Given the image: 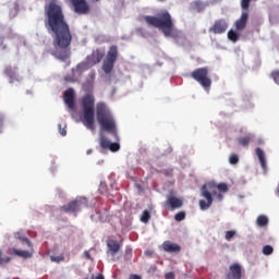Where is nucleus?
Returning <instances> with one entry per match:
<instances>
[{
	"instance_id": "f257e3e1",
	"label": "nucleus",
	"mask_w": 279,
	"mask_h": 279,
	"mask_svg": "<svg viewBox=\"0 0 279 279\" xmlns=\"http://www.w3.org/2000/svg\"><path fill=\"white\" fill-rule=\"evenodd\" d=\"M45 12V27L49 34H54L53 46L57 49L52 52V56L58 60H69L71 58V43L73 41V35L71 34V27L66 23L64 17V11H62V3L60 0H49L44 7Z\"/></svg>"
},
{
	"instance_id": "f03ea898",
	"label": "nucleus",
	"mask_w": 279,
	"mask_h": 279,
	"mask_svg": "<svg viewBox=\"0 0 279 279\" xmlns=\"http://www.w3.org/2000/svg\"><path fill=\"white\" fill-rule=\"evenodd\" d=\"M144 21H146L149 27H156L157 29L162 31L166 38H174L178 40V38L182 36V32L175 28L173 17H171L169 11H161L157 16L146 15Z\"/></svg>"
},
{
	"instance_id": "7ed1b4c3",
	"label": "nucleus",
	"mask_w": 279,
	"mask_h": 279,
	"mask_svg": "<svg viewBox=\"0 0 279 279\" xmlns=\"http://www.w3.org/2000/svg\"><path fill=\"white\" fill-rule=\"evenodd\" d=\"M217 191H219L220 193H218ZM221 193H228V184H217L215 182L205 183L201 187V197L204 198L198 202L201 210H208V208L213 206L215 197L216 199H218V202H221L223 199V194Z\"/></svg>"
},
{
	"instance_id": "20e7f679",
	"label": "nucleus",
	"mask_w": 279,
	"mask_h": 279,
	"mask_svg": "<svg viewBox=\"0 0 279 279\" xmlns=\"http://www.w3.org/2000/svg\"><path fill=\"white\" fill-rule=\"evenodd\" d=\"M96 119L101 130L105 132H110L111 134H117V121L114 120V116H112V111H110V108H108L106 102H97Z\"/></svg>"
},
{
	"instance_id": "39448f33",
	"label": "nucleus",
	"mask_w": 279,
	"mask_h": 279,
	"mask_svg": "<svg viewBox=\"0 0 279 279\" xmlns=\"http://www.w3.org/2000/svg\"><path fill=\"white\" fill-rule=\"evenodd\" d=\"M83 124L87 130H95V96L86 94L81 98Z\"/></svg>"
},
{
	"instance_id": "423d86ee",
	"label": "nucleus",
	"mask_w": 279,
	"mask_h": 279,
	"mask_svg": "<svg viewBox=\"0 0 279 279\" xmlns=\"http://www.w3.org/2000/svg\"><path fill=\"white\" fill-rule=\"evenodd\" d=\"M118 58H119V48L114 45L109 47L107 56L102 62V71L107 75H110V73H112V70L114 69V62H117Z\"/></svg>"
},
{
	"instance_id": "0eeeda50",
	"label": "nucleus",
	"mask_w": 279,
	"mask_h": 279,
	"mask_svg": "<svg viewBox=\"0 0 279 279\" xmlns=\"http://www.w3.org/2000/svg\"><path fill=\"white\" fill-rule=\"evenodd\" d=\"M105 56H106V50L98 48L94 50L89 56H87L86 62L80 63L77 65V69L80 71H86L88 66H95V64H99V62L104 60Z\"/></svg>"
},
{
	"instance_id": "6e6552de",
	"label": "nucleus",
	"mask_w": 279,
	"mask_h": 279,
	"mask_svg": "<svg viewBox=\"0 0 279 279\" xmlns=\"http://www.w3.org/2000/svg\"><path fill=\"white\" fill-rule=\"evenodd\" d=\"M191 77L198 82L203 88H210L213 81L208 76V68H198L191 73Z\"/></svg>"
},
{
	"instance_id": "1a4fd4ad",
	"label": "nucleus",
	"mask_w": 279,
	"mask_h": 279,
	"mask_svg": "<svg viewBox=\"0 0 279 279\" xmlns=\"http://www.w3.org/2000/svg\"><path fill=\"white\" fill-rule=\"evenodd\" d=\"M86 206H88V201L86 197H80L68 203L66 205L61 206L59 210H61V213H77V210Z\"/></svg>"
},
{
	"instance_id": "9d476101",
	"label": "nucleus",
	"mask_w": 279,
	"mask_h": 279,
	"mask_svg": "<svg viewBox=\"0 0 279 279\" xmlns=\"http://www.w3.org/2000/svg\"><path fill=\"white\" fill-rule=\"evenodd\" d=\"M72 8L76 14H88L90 5L86 0H70Z\"/></svg>"
},
{
	"instance_id": "9b49d317",
	"label": "nucleus",
	"mask_w": 279,
	"mask_h": 279,
	"mask_svg": "<svg viewBox=\"0 0 279 279\" xmlns=\"http://www.w3.org/2000/svg\"><path fill=\"white\" fill-rule=\"evenodd\" d=\"M243 278V267L241 264L234 263L229 267V271L226 275V279H242Z\"/></svg>"
},
{
	"instance_id": "f8f14e48",
	"label": "nucleus",
	"mask_w": 279,
	"mask_h": 279,
	"mask_svg": "<svg viewBox=\"0 0 279 279\" xmlns=\"http://www.w3.org/2000/svg\"><path fill=\"white\" fill-rule=\"evenodd\" d=\"M228 29V22L226 20H217L214 25L209 28L213 34H225Z\"/></svg>"
},
{
	"instance_id": "ddd939ff",
	"label": "nucleus",
	"mask_w": 279,
	"mask_h": 279,
	"mask_svg": "<svg viewBox=\"0 0 279 279\" xmlns=\"http://www.w3.org/2000/svg\"><path fill=\"white\" fill-rule=\"evenodd\" d=\"M63 99L70 110H75V90L69 88L63 94Z\"/></svg>"
},
{
	"instance_id": "4468645a",
	"label": "nucleus",
	"mask_w": 279,
	"mask_h": 279,
	"mask_svg": "<svg viewBox=\"0 0 279 279\" xmlns=\"http://www.w3.org/2000/svg\"><path fill=\"white\" fill-rule=\"evenodd\" d=\"M247 19H250V14L247 12H242L240 19L235 22V29L238 32H243V29L247 27Z\"/></svg>"
},
{
	"instance_id": "2eb2a0df",
	"label": "nucleus",
	"mask_w": 279,
	"mask_h": 279,
	"mask_svg": "<svg viewBox=\"0 0 279 279\" xmlns=\"http://www.w3.org/2000/svg\"><path fill=\"white\" fill-rule=\"evenodd\" d=\"M162 248L165 252H168L169 254H178L182 250L180 245L172 243L171 241H165L162 243Z\"/></svg>"
},
{
	"instance_id": "dca6fc26",
	"label": "nucleus",
	"mask_w": 279,
	"mask_h": 279,
	"mask_svg": "<svg viewBox=\"0 0 279 279\" xmlns=\"http://www.w3.org/2000/svg\"><path fill=\"white\" fill-rule=\"evenodd\" d=\"M107 246L111 256H117V254H119V251L121 250V244L116 240H109L107 242Z\"/></svg>"
},
{
	"instance_id": "f3484780",
	"label": "nucleus",
	"mask_w": 279,
	"mask_h": 279,
	"mask_svg": "<svg viewBox=\"0 0 279 279\" xmlns=\"http://www.w3.org/2000/svg\"><path fill=\"white\" fill-rule=\"evenodd\" d=\"M166 204L168 205V206H170V208L172 209V210H175V208H182V199H180V198H178V197H175V196H170L168 199H167V202H166Z\"/></svg>"
},
{
	"instance_id": "a211bd4d",
	"label": "nucleus",
	"mask_w": 279,
	"mask_h": 279,
	"mask_svg": "<svg viewBox=\"0 0 279 279\" xmlns=\"http://www.w3.org/2000/svg\"><path fill=\"white\" fill-rule=\"evenodd\" d=\"M255 154L260 162V167L264 171H267V160L265 159V151L262 148H256Z\"/></svg>"
},
{
	"instance_id": "6ab92c4d",
	"label": "nucleus",
	"mask_w": 279,
	"mask_h": 279,
	"mask_svg": "<svg viewBox=\"0 0 279 279\" xmlns=\"http://www.w3.org/2000/svg\"><path fill=\"white\" fill-rule=\"evenodd\" d=\"M10 254H13V256H17L19 258H32V253H29L28 251L11 248Z\"/></svg>"
},
{
	"instance_id": "aec40b11",
	"label": "nucleus",
	"mask_w": 279,
	"mask_h": 279,
	"mask_svg": "<svg viewBox=\"0 0 279 279\" xmlns=\"http://www.w3.org/2000/svg\"><path fill=\"white\" fill-rule=\"evenodd\" d=\"M192 10L195 12H204V10H206V4H204L202 0H196L192 2Z\"/></svg>"
},
{
	"instance_id": "412c9836",
	"label": "nucleus",
	"mask_w": 279,
	"mask_h": 279,
	"mask_svg": "<svg viewBox=\"0 0 279 279\" xmlns=\"http://www.w3.org/2000/svg\"><path fill=\"white\" fill-rule=\"evenodd\" d=\"M256 223L259 228H265V226L269 223V218H267L265 215H260L257 217Z\"/></svg>"
},
{
	"instance_id": "4be33fe9",
	"label": "nucleus",
	"mask_w": 279,
	"mask_h": 279,
	"mask_svg": "<svg viewBox=\"0 0 279 279\" xmlns=\"http://www.w3.org/2000/svg\"><path fill=\"white\" fill-rule=\"evenodd\" d=\"M238 143L242 147H247L250 145V143H252V136L248 135V136H244V137H239Z\"/></svg>"
},
{
	"instance_id": "5701e85b",
	"label": "nucleus",
	"mask_w": 279,
	"mask_h": 279,
	"mask_svg": "<svg viewBox=\"0 0 279 279\" xmlns=\"http://www.w3.org/2000/svg\"><path fill=\"white\" fill-rule=\"evenodd\" d=\"M98 191L101 195H108L110 193V189L108 187V184L104 181L100 182Z\"/></svg>"
},
{
	"instance_id": "b1692460",
	"label": "nucleus",
	"mask_w": 279,
	"mask_h": 279,
	"mask_svg": "<svg viewBox=\"0 0 279 279\" xmlns=\"http://www.w3.org/2000/svg\"><path fill=\"white\" fill-rule=\"evenodd\" d=\"M99 145L102 149H109L110 147V141H108V138H106V136L100 135L99 138Z\"/></svg>"
},
{
	"instance_id": "393cba45",
	"label": "nucleus",
	"mask_w": 279,
	"mask_h": 279,
	"mask_svg": "<svg viewBox=\"0 0 279 279\" xmlns=\"http://www.w3.org/2000/svg\"><path fill=\"white\" fill-rule=\"evenodd\" d=\"M149 219H151V215L149 214V210H144L141 216L142 223H149Z\"/></svg>"
},
{
	"instance_id": "a878e982",
	"label": "nucleus",
	"mask_w": 279,
	"mask_h": 279,
	"mask_svg": "<svg viewBox=\"0 0 279 279\" xmlns=\"http://www.w3.org/2000/svg\"><path fill=\"white\" fill-rule=\"evenodd\" d=\"M269 76L272 80V82H275V84L279 86V70L271 71Z\"/></svg>"
},
{
	"instance_id": "bb28decb",
	"label": "nucleus",
	"mask_w": 279,
	"mask_h": 279,
	"mask_svg": "<svg viewBox=\"0 0 279 279\" xmlns=\"http://www.w3.org/2000/svg\"><path fill=\"white\" fill-rule=\"evenodd\" d=\"M228 38L229 40H231L232 43H236V40H239V34H236V32H234L233 29L228 32Z\"/></svg>"
},
{
	"instance_id": "cd10ccee",
	"label": "nucleus",
	"mask_w": 279,
	"mask_h": 279,
	"mask_svg": "<svg viewBox=\"0 0 279 279\" xmlns=\"http://www.w3.org/2000/svg\"><path fill=\"white\" fill-rule=\"evenodd\" d=\"M263 254L265 256H271V254H274V247L271 245H265L263 247Z\"/></svg>"
},
{
	"instance_id": "c85d7f7f",
	"label": "nucleus",
	"mask_w": 279,
	"mask_h": 279,
	"mask_svg": "<svg viewBox=\"0 0 279 279\" xmlns=\"http://www.w3.org/2000/svg\"><path fill=\"white\" fill-rule=\"evenodd\" d=\"M160 173H162V175H165L166 178H173V169L172 168L162 169V170H160Z\"/></svg>"
},
{
	"instance_id": "c756f323",
	"label": "nucleus",
	"mask_w": 279,
	"mask_h": 279,
	"mask_svg": "<svg viewBox=\"0 0 279 279\" xmlns=\"http://www.w3.org/2000/svg\"><path fill=\"white\" fill-rule=\"evenodd\" d=\"M174 219H175V221H184V219H186V213L180 211V213L175 214Z\"/></svg>"
},
{
	"instance_id": "7c9ffc66",
	"label": "nucleus",
	"mask_w": 279,
	"mask_h": 279,
	"mask_svg": "<svg viewBox=\"0 0 279 279\" xmlns=\"http://www.w3.org/2000/svg\"><path fill=\"white\" fill-rule=\"evenodd\" d=\"M109 149L110 151H119V149H121V145H119V143H110Z\"/></svg>"
},
{
	"instance_id": "2f4dec72",
	"label": "nucleus",
	"mask_w": 279,
	"mask_h": 279,
	"mask_svg": "<svg viewBox=\"0 0 279 279\" xmlns=\"http://www.w3.org/2000/svg\"><path fill=\"white\" fill-rule=\"evenodd\" d=\"M230 165H236L239 162V156L236 154H232L229 157Z\"/></svg>"
},
{
	"instance_id": "473e14b6",
	"label": "nucleus",
	"mask_w": 279,
	"mask_h": 279,
	"mask_svg": "<svg viewBox=\"0 0 279 279\" xmlns=\"http://www.w3.org/2000/svg\"><path fill=\"white\" fill-rule=\"evenodd\" d=\"M236 235V231L234 230H230L226 232L225 239L227 241H230V239L234 238Z\"/></svg>"
},
{
	"instance_id": "72a5a7b5",
	"label": "nucleus",
	"mask_w": 279,
	"mask_h": 279,
	"mask_svg": "<svg viewBox=\"0 0 279 279\" xmlns=\"http://www.w3.org/2000/svg\"><path fill=\"white\" fill-rule=\"evenodd\" d=\"M251 1L252 0H241V8H242V10H248Z\"/></svg>"
},
{
	"instance_id": "f704fd0d",
	"label": "nucleus",
	"mask_w": 279,
	"mask_h": 279,
	"mask_svg": "<svg viewBox=\"0 0 279 279\" xmlns=\"http://www.w3.org/2000/svg\"><path fill=\"white\" fill-rule=\"evenodd\" d=\"M50 260H52V263H62V260H64V256H51Z\"/></svg>"
},
{
	"instance_id": "c9c22d12",
	"label": "nucleus",
	"mask_w": 279,
	"mask_h": 279,
	"mask_svg": "<svg viewBox=\"0 0 279 279\" xmlns=\"http://www.w3.org/2000/svg\"><path fill=\"white\" fill-rule=\"evenodd\" d=\"M5 75H8V77H14V71L12 70V68H7L4 71Z\"/></svg>"
},
{
	"instance_id": "e433bc0d",
	"label": "nucleus",
	"mask_w": 279,
	"mask_h": 279,
	"mask_svg": "<svg viewBox=\"0 0 279 279\" xmlns=\"http://www.w3.org/2000/svg\"><path fill=\"white\" fill-rule=\"evenodd\" d=\"M61 136H66V126L62 128V124L58 125Z\"/></svg>"
},
{
	"instance_id": "4c0bfd02",
	"label": "nucleus",
	"mask_w": 279,
	"mask_h": 279,
	"mask_svg": "<svg viewBox=\"0 0 279 279\" xmlns=\"http://www.w3.org/2000/svg\"><path fill=\"white\" fill-rule=\"evenodd\" d=\"M166 279H175V272L170 271L165 275Z\"/></svg>"
},
{
	"instance_id": "58836bf2",
	"label": "nucleus",
	"mask_w": 279,
	"mask_h": 279,
	"mask_svg": "<svg viewBox=\"0 0 279 279\" xmlns=\"http://www.w3.org/2000/svg\"><path fill=\"white\" fill-rule=\"evenodd\" d=\"M20 241H22V243L27 244L28 247H32V242L29 241V239H27V238H20Z\"/></svg>"
},
{
	"instance_id": "ea45409f",
	"label": "nucleus",
	"mask_w": 279,
	"mask_h": 279,
	"mask_svg": "<svg viewBox=\"0 0 279 279\" xmlns=\"http://www.w3.org/2000/svg\"><path fill=\"white\" fill-rule=\"evenodd\" d=\"M10 260H12L11 257H4V258H2V265H5V264L10 263Z\"/></svg>"
},
{
	"instance_id": "a19ab883",
	"label": "nucleus",
	"mask_w": 279,
	"mask_h": 279,
	"mask_svg": "<svg viewBox=\"0 0 279 279\" xmlns=\"http://www.w3.org/2000/svg\"><path fill=\"white\" fill-rule=\"evenodd\" d=\"M3 132V117H0V133Z\"/></svg>"
},
{
	"instance_id": "79ce46f5",
	"label": "nucleus",
	"mask_w": 279,
	"mask_h": 279,
	"mask_svg": "<svg viewBox=\"0 0 279 279\" xmlns=\"http://www.w3.org/2000/svg\"><path fill=\"white\" fill-rule=\"evenodd\" d=\"M88 77L92 82H95V72L89 73Z\"/></svg>"
},
{
	"instance_id": "37998d69",
	"label": "nucleus",
	"mask_w": 279,
	"mask_h": 279,
	"mask_svg": "<svg viewBox=\"0 0 279 279\" xmlns=\"http://www.w3.org/2000/svg\"><path fill=\"white\" fill-rule=\"evenodd\" d=\"M97 215H98L99 221H105L106 218L104 216H101V214L99 211L97 213Z\"/></svg>"
},
{
	"instance_id": "c03bdc74",
	"label": "nucleus",
	"mask_w": 279,
	"mask_h": 279,
	"mask_svg": "<svg viewBox=\"0 0 279 279\" xmlns=\"http://www.w3.org/2000/svg\"><path fill=\"white\" fill-rule=\"evenodd\" d=\"M130 279H142L141 276L138 275H131L130 276Z\"/></svg>"
},
{
	"instance_id": "a18cd8bd",
	"label": "nucleus",
	"mask_w": 279,
	"mask_h": 279,
	"mask_svg": "<svg viewBox=\"0 0 279 279\" xmlns=\"http://www.w3.org/2000/svg\"><path fill=\"white\" fill-rule=\"evenodd\" d=\"M93 279H105V278H104V275H98L96 278L93 277Z\"/></svg>"
},
{
	"instance_id": "49530a36",
	"label": "nucleus",
	"mask_w": 279,
	"mask_h": 279,
	"mask_svg": "<svg viewBox=\"0 0 279 279\" xmlns=\"http://www.w3.org/2000/svg\"><path fill=\"white\" fill-rule=\"evenodd\" d=\"M126 254H130V256H132V250L126 251Z\"/></svg>"
},
{
	"instance_id": "de8ad7c7",
	"label": "nucleus",
	"mask_w": 279,
	"mask_h": 279,
	"mask_svg": "<svg viewBox=\"0 0 279 279\" xmlns=\"http://www.w3.org/2000/svg\"><path fill=\"white\" fill-rule=\"evenodd\" d=\"M0 260H3L2 252L0 251Z\"/></svg>"
},
{
	"instance_id": "09e8293b",
	"label": "nucleus",
	"mask_w": 279,
	"mask_h": 279,
	"mask_svg": "<svg viewBox=\"0 0 279 279\" xmlns=\"http://www.w3.org/2000/svg\"><path fill=\"white\" fill-rule=\"evenodd\" d=\"M86 258L90 259V254L86 253Z\"/></svg>"
},
{
	"instance_id": "8fccbe9b",
	"label": "nucleus",
	"mask_w": 279,
	"mask_h": 279,
	"mask_svg": "<svg viewBox=\"0 0 279 279\" xmlns=\"http://www.w3.org/2000/svg\"><path fill=\"white\" fill-rule=\"evenodd\" d=\"M3 265V259H0V266Z\"/></svg>"
},
{
	"instance_id": "3c124183",
	"label": "nucleus",
	"mask_w": 279,
	"mask_h": 279,
	"mask_svg": "<svg viewBox=\"0 0 279 279\" xmlns=\"http://www.w3.org/2000/svg\"><path fill=\"white\" fill-rule=\"evenodd\" d=\"M0 45H3V39H0Z\"/></svg>"
},
{
	"instance_id": "603ef678",
	"label": "nucleus",
	"mask_w": 279,
	"mask_h": 279,
	"mask_svg": "<svg viewBox=\"0 0 279 279\" xmlns=\"http://www.w3.org/2000/svg\"><path fill=\"white\" fill-rule=\"evenodd\" d=\"M159 1H165V0H159Z\"/></svg>"
}]
</instances>
